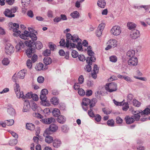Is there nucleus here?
<instances>
[{
  "label": "nucleus",
  "instance_id": "f257e3e1",
  "mask_svg": "<svg viewBox=\"0 0 150 150\" xmlns=\"http://www.w3.org/2000/svg\"><path fill=\"white\" fill-rule=\"evenodd\" d=\"M34 42L29 40L25 42V44L29 47L26 52V55L29 58L31 57L32 54L35 53V48L38 50L42 48L43 47L42 43L40 41H37L36 42Z\"/></svg>",
  "mask_w": 150,
  "mask_h": 150
},
{
  "label": "nucleus",
  "instance_id": "f03ea898",
  "mask_svg": "<svg viewBox=\"0 0 150 150\" xmlns=\"http://www.w3.org/2000/svg\"><path fill=\"white\" fill-rule=\"evenodd\" d=\"M67 38L66 44V47L68 48L69 47V41L70 42L72 40L74 42H77V45H76V47L79 51H83L82 48V44L81 42L82 41L79 38L78 36L77 35H72L70 33H67L66 35Z\"/></svg>",
  "mask_w": 150,
  "mask_h": 150
},
{
  "label": "nucleus",
  "instance_id": "7ed1b4c3",
  "mask_svg": "<svg viewBox=\"0 0 150 150\" xmlns=\"http://www.w3.org/2000/svg\"><path fill=\"white\" fill-rule=\"evenodd\" d=\"M33 30L30 28H28V30L29 32L28 31L25 30L23 34H21L20 35V38L24 40H28L29 39L28 38L30 37L31 39V40L35 41L37 40V37L34 34Z\"/></svg>",
  "mask_w": 150,
  "mask_h": 150
},
{
  "label": "nucleus",
  "instance_id": "20e7f679",
  "mask_svg": "<svg viewBox=\"0 0 150 150\" xmlns=\"http://www.w3.org/2000/svg\"><path fill=\"white\" fill-rule=\"evenodd\" d=\"M97 102V100L96 98H93L91 100L88 98H84L82 100V105L87 106L89 104V107L90 109H92L95 105L96 103Z\"/></svg>",
  "mask_w": 150,
  "mask_h": 150
},
{
  "label": "nucleus",
  "instance_id": "39448f33",
  "mask_svg": "<svg viewBox=\"0 0 150 150\" xmlns=\"http://www.w3.org/2000/svg\"><path fill=\"white\" fill-rule=\"evenodd\" d=\"M105 89L107 91L110 93L115 91L117 90V85L113 82L110 83L106 85Z\"/></svg>",
  "mask_w": 150,
  "mask_h": 150
},
{
  "label": "nucleus",
  "instance_id": "423d86ee",
  "mask_svg": "<svg viewBox=\"0 0 150 150\" xmlns=\"http://www.w3.org/2000/svg\"><path fill=\"white\" fill-rule=\"evenodd\" d=\"M58 126L54 124H51L48 128L45 131L44 135L50 134L52 132H54L58 129Z\"/></svg>",
  "mask_w": 150,
  "mask_h": 150
},
{
  "label": "nucleus",
  "instance_id": "0eeeda50",
  "mask_svg": "<svg viewBox=\"0 0 150 150\" xmlns=\"http://www.w3.org/2000/svg\"><path fill=\"white\" fill-rule=\"evenodd\" d=\"M93 58V59L91 60L90 59H89V58L87 57L86 61L87 64L85 66L84 69L86 71L88 72H90L91 70V65L92 64V62H94L95 61V59Z\"/></svg>",
  "mask_w": 150,
  "mask_h": 150
},
{
  "label": "nucleus",
  "instance_id": "6e6552de",
  "mask_svg": "<svg viewBox=\"0 0 150 150\" xmlns=\"http://www.w3.org/2000/svg\"><path fill=\"white\" fill-rule=\"evenodd\" d=\"M132 113L134 115L139 114L141 113L142 115H147L150 114V106H149V107L146 108L144 110L142 111H132Z\"/></svg>",
  "mask_w": 150,
  "mask_h": 150
},
{
  "label": "nucleus",
  "instance_id": "1a4fd4ad",
  "mask_svg": "<svg viewBox=\"0 0 150 150\" xmlns=\"http://www.w3.org/2000/svg\"><path fill=\"white\" fill-rule=\"evenodd\" d=\"M121 28L119 26H115L111 30V33L114 35L117 36L121 32Z\"/></svg>",
  "mask_w": 150,
  "mask_h": 150
},
{
  "label": "nucleus",
  "instance_id": "9d476101",
  "mask_svg": "<svg viewBox=\"0 0 150 150\" xmlns=\"http://www.w3.org/2000/svg\"><path fill=\"white\" fill-rule=\"evenodd\" d=\"M14 51V48L10 44L7 43L5 47V52L6 54H10L13 53Z\"/></svg>",
  "mask_w": 150,
  "mask_h": 150
},
{
  "label": "nucleus",
  "instance_id": "9b49d317",
  "mask_svg": "<svg viewBox=\"0 0 150 150\" xmlns=\"http://www.w3.org/2000/svg\"><path fill=\"white\" fill-rule=\"evenodd\" d=\"M130 37L133 39H136L140 36V32L139 30L134 29L131 32Z\"/></svg>",
  "mask_w": 150,
  "mask_h": 150
},
{
  "label": "nucleus",
  "instance_id": "f8f14e48",
  "mask_svg": "<svg viewBox=\"0 0 150 150\" xmlns=\"http://www.w3.org/2000/svg\"><path fill=\"white\" fill-rule=\"evenodd\" d=\"M128 65L132 66H136L138 63V59L136 57H131L128 61Z\"/></svg>",
  "mask_w": 150,
  "mask_h": 150
},
{
  "label": "nucleus",
  "instance_id": "ddd939ff",
  "mask_svg": "<svg viewBox=\"0 0 150 150\" xmlns=\"http://www.w3.org/2000/svg\"><path fill=\"white\" fill-rule=\"evenodd\" d=\"M40 99L41 100V103L43 105L48 106V103L47 100V97L46 95L41 93Z\"/></svg>",
  "mask_w": 150,
  "mask_h": 150
},
{
  "label": "nucleus",
  "instance_id": "4468645a",
  "mask_svg": "<svg viewBox=\"0 0 150 150\" xmlns=\"http://www.w3.org/2000/svg\"><path fill=\"white\" fill-rule=\"evenodd\" d=\"M30 105L28 100H25L24 103V106L23 109V112H27L30 109Z\"/></svg>",
  "mask_w": 150,
  "mask_h": 150
},
{
  "label": "nucleus",
  "instance_id": "2eb2a0df",
  "mask_svg": "<svg viewBox=\"0 0 150 150\" xmlns=\"http://www.w3.org/2000/svg\"><path fill=\"white\" fill-rule=\"evenodd\" d=\"M42 120V122L46 124H50L52 122L54 123L55 122V119L52 117L43 119Z\"/></svg>",
  "mask_w": 150,
  "mask_h": 150
},
{
  "label": "nucleus",
  "instance_id": "dca6fc26",
  "mask_svg": "<svg viewBox=\"0 0 150 150\" xmlns=\"http://www.w3.org/2000/svg\"><path fill=\"white\" fill-rule=\"evenodd\" d=\"M25 41H20L19 42V43L16 46V52L19 51L20 50L24 48L25 46L24 43H25Z\"/></svg>",
  "mask_w": 150,
  "mask_h": 150
},
{
  "label": "nucleus",
  "instance_id": "f3484780",
  "mask_svg": "<svg viewBox=\"0 0 150 150\" xmlns=\"http://www.w3.org/2000/svg\"><path fill=\"white\" fill-rule=\"evenodd\" d=\"M52 142L53 146L55 148L59 147L62 144L61 141L60 139H57L53 140Z\"/></svg>",
  "mask_w": 150,
  "mask_h": 150
},
{
  "label": "nucleus",
  "instance_id": "a211bd4d",
  "mask_svg": "<svg viewBox=\"0 0 150 150\" xmlns=\"http://www.w3.org/2000/svg\"><path fill=\"white\" fill-rule=\"evenodd\" d=\"M4 14L6 17L8 18H12L15 16L14 14H12L11 13L10 10L8 8H6L4 12Z\"/></svg>",
  "mask_w": 150,
  "mask_h": 150
},
{
  "label": "nucleus",
  "instance_id": "6ab92c4d",
  "mask_svg": "<svg viewBox=\"0 0 150 150\" xmlns=\"http://www.w3.org/2000/svg\"><path fill=\"white\" fill-rule=\"evenodd\" d=\"M57 122L60 124H64L66 121V117L63 115H59L57 119Z\"/></svg>",
  "mask_w": 150,
  "mask_h": 150
},
{
  "label": "nucleus",
  "instance_id": "aec40b11",
  "mask_svg": "<svg viewBox=\"0 0 150 150\" xmlns=\"http://www.w3.org/2000/svg\"><path fill=\"white\" fill-rule=\"evenodd\" d=\"M50 134L46 135L44 134V135L45 137V141L46 142L50 144L53 141V137L50 136Z\"/></svg>",
  "mask_w": 150,
  "mask_h": 150
},
{
  "label": "nucleus",
  "instance_id": "412c9836",
  "mask_svg": "<svg viewBox=\"0 0 150 150\" xmlns=\"http://www.w3.org/2000/svg\"><path fill=\"white\" fill-rule=\"evenodd\" d=\"M125 120L126 121V123L128 124H130L133 123L134 121V120L132 116L130 117L128 116H126L125 118Z\"/></svg>",
  "mask_w": 150,
  "mask_h": 150
},
{
  "label": "nucleus",
  "instance_id": "4be33fe9",
  "mask_svg": "<svg viewBox=\"0 0 150 150\" xmlns=\"http://www.w3.org/2000/svg\"><path fill=\"white\" fill-rule=\"evenodd\" d=\"M25 71H26V70L23 69L19 71L17 74L18 77L20 79H23L25 74Z\"/></svg>",
  "mask_w": 150,
  "mask_h": 150
},
{
  "label": "nucleus",
  "instance_id": "5701e85b",
  "mask_svg": "<svg viewBox=\"0 0 150 150\" xmlns=\"http://www.w3.org/2000/svg\"><path fill=\"white\" fill-rule=\"evenodd\" d=\"M11 26V29L10 30L12 29L13 31H17L19 27V25L18 24L16 23H10V26Z\"/></svg>",
  "mask_w": 150,
  "mask_h": 150
},
{
  "label": "nucleus",
  "instance_id": "b1692460",
  "mask_svg": "<svg viewBox=\"0 0 150 150\" xmlns=\"http://www.w3.org/2000/svg\"><path fill=\"white\" fill-rule=\"evenodd\" d=\"M87 52L88 55L90 56L88 57H87L89 58V59H90L91 60H92V59H93V58H94L95 59V60H96V58L94 56V53L92 51V50H87Z\"/></svg>",
  "mask_w": 150,
  "mask_h": 150
},
{
  "label": "nucleus",
  "instance_id": "393cba45",
  "mask_svg": "<svg viewBox=\"0 0 150 150\" xmlns=\"http://www.w3.org/2000/svg\"><path fill=\"white\" fill-rule=\"evenodd\" d=\"M98 6L102 8H104L105 6L106 2L105 0H99L98 2Z\"/></svg>",
  "mask_w": 150,
  "mask_h": 150
},
{
  "label": "nucleus",
  "instance_id": "a878e982",
  "mask_svg": "<svg viewBox=\"0 0 150 150\" xmlns=\"http://www.w3.org/2000/svg\"><path fill=\"white\" fill-rule=\"evenodd\" d=\"M7 112L11 115L14 116L16 115V112L14 108L12 107L8 108Z\"/></svg>",
  "mask_w": 150,
  "mask_h": 150
},
{
  "label": "nucleus",
  "instance_id": "bb28decb",
  "mask_svg": "<svg viewBox=\"0 0 150 150\" xmlns=\"http://www.w3.org/2000/svg\"><path fill=\"white\" fill-rule=\"evenodd\" d=\"M135 54V51L133 50H130L127 53V56L129 57H134V55Z\"/></svg>",
  "mask_w": 150,
  "mask_h": 150
},
{
  "label": "nucleus",
  "instance_id": "cd10ccee",
  "mask_svg": "<svg viewBox=\"0 0 150 150\" xmlns=\"http://www.w3.org/2000/svg\"><path fill=\"white\" fill-rule=\"evenodd\" d=\"M44 63L45 65H48L51 63L52 60L51 58L49 57H45L43 59Z\"/></svg>",
  "mask_w": 150,
  "mask_h": 150
},
{
  "label": "nucleus",
  "instance_id": "c85d7f7f",
  "mask_svg": "<svg viewBox=\"0 0 150 150\" xmlns=\"http://www.w3.org/2000/svg\"><path fill=\"white\" fill-rule=\"evenodd\" d=\"M26 128L27 129L30 130H33L35 129V126L31 123H27L26 125Z\"/></svg>",
  "mask_w": 150,
  "mask_h": 150
},
{
  "label": "nucleus",
  "instance_id": "c756f323",
  "mask_svg": "<svg viewBox=\"0 0 150 150\" xmlns=\"http://www.w3.org/2000/svg\"><path fill=\"white\" fill-rule=\"evenodd\" d=\"M52 115L54 117H58L60 114V110L57 108H54L52 112Z\"/></svg>",
  "mask_w": 150,
  "mask_h": 150
},
{
  "label": "nucleus",
  "instance_id": "7c9ffc66",
  "mask_svg": "<svg viewBox=\"0 0 150 150\" xmlns=\"http://www.w3.org/2000/svg\"><path fill=\"white\" fill-rule=\"evenodd\" d=\"M51 102L54 105H57L59 104V100L57 98L53 97L51 99Z\"/></svg>",
  "mask_w": 150,
  "mask_h": 150
},
{
  "label": "nucleus",
  "instance_id": "2f4dec72",
  "mask_svg": "<svg viewBox=\"0 0 150 150\" xmlns=\"http://www.w3.org/2000/svg\"><path fill=\"white\" fill-rule=\"evenodd\" d=\"M134 98L133 95L131 93L128 94L127 96V102L130 104L131 103L132 100Z\"/></svg>",
  "mask_w": 150,
  "mask_h": 150
},
{
  "label": "nucleus",
  "instance_id": "473e14b6",
  "mask_svg": "<svg viewBox=\"0 0 150 150\" xmlns=\"http://www.w3.org/2000/svg\"><path fill=\"white\" fill-rule=\"evenodd\" d=\"M70 15L74 18H78L79 16V13L77 11H75L71 13Z\"/></svg>",
  "mask_w": 150,
  "mask_h": 150
},
{
  "label": "nucleus",
  "instance_id": "72a5a7b5",
  "mask_svg": "<svg viewBox=\"0 0 150 150\" xmlns=\"http://www.w3.org/2000/svg\"><path fill=\"white\" fill-rule=\"evenodd\" d=\"M16 86L14 88V90L16 95L18 96V93L20 91V88L19 84L17 83H15Z\"/></svg>",
  "mask_w": 150,
  "mask_h": 150
},
{
  "label": "nucleus",
  "instance_id": "f704fd0d",
  "mask_svg": "<svg viewBox=\"0 0 150 150\" xmlns=\"http://www.w3.org/2000/svg\"><path fill=\"white\" fill-rule=\"evenodd\" d=\"M127 25L128 28L130 30L134 29L136 27V24L132 22L128 23Z\"/></svg>",
  "mask_w": 150,
  "mask_h": 150
},
{
  "label": "nucleus",
  "instance_id": "c9c22d12",
  "mask_svg": "<svg viewBox=\"0 0 150 150\" xmlns=\"http://www.w3.org/2000/svg\"><path fill=\"white\" fill-rule=\"evenodd\" d=\"M18 140L17 139H11L9 141V144L12 146H14L17 144Z\"/></svg>",
  "mask_w": 150,
  "mask_h": 150
},
{
  "label": "nucleus",
  "instance_id": "e433bc0d",
  "mask_svg": "<svg viewBox=\"0 0 150 150\" xmlns=\"http://www.w3.org/2000/svg\"><path fill=\"white\" fill-rule=\"evenodd\" d=\"M30 0H22V5L24 6H27L30 4Z\"/></svg>",
  "mask_w": 150,
  "mask_h": 150
},
{
  "label": "nucleus",
  "instance_id": "4c0bfd02",
  "mask_svg": "<svg viewBox=\"0 0 150 150\" xmlns=\"http://www.w3.org/2000/svg\"><path fill=\"white\" fill-rule=\"evenodd\" d=\"M5 122H6V125L8 126H11L13 125L14 122V120H9L5 121Z\"/></svg>",
  "mask_w": 150,
  "mask_h": 150
},
{
  "label": "nucleus",
  "instance_id": "58836bf2",
  "mask_svg": "<svg viewBox=\"0 0 150 150\" xmlns=\"http://www.w3.org/2000/svg\"><path fill=\"white\" fill-rule=\"evenodd\" d=\"M107 123L108 126L113 127L114 126L115 122L114 120L112 119L108 120L107 121Z\"/></svg>",
  "mask_w": 150,
  "mask_h": 150
},
{
  "label": "nucleus",
  "instance_id": "ea45409f",
  "mask_svg": "<svg viewBox=\"0 0 150 150\" xmlns=\"http://www.w3.org/2000/svg\"><path fill=\"white\" fill-rule=\"evenodd\" d=\"M43 67V64L41 63H39L38 64H37L35 69L39 71L42 69Z\"/></svg>",
  "mask_w": 150,
  "mask_h": 150
},
{
  "label": "nucleus",
  "instance_id": "a19ab883",
  "mask_svg": "<svg viewBox=\"0 0 150 150\" xmlns=\"http://www.w3.org/2000/svg\"><path fill=\"white\" fill-rule=\"evenodd\" d=\"M10 62L8 58H4L2 61V64L4 65H7Z\"/></svg>",
  "mask_w": 150,
  "mask_h": 150
},
{
  "label": "nucleus",
  "instance_id": "79ce46f5",
  "mask_svg": "<svg viewBox=\"0 0 150 150\" xmlns=\"http://www.w3.org/2000/svg\"><path fill=\"white\" fill-rule=\"evenodd\" d=\"M132 103L133 105L136 107H139L141 104L140 102L136 99L133 100Z\"/></svg>",
  "mask_w": 150,
  "mask_h": 150
},
{
  "label": "nucleus",
  "instance_id": "37998d69",
  "mask_svg": "<svg viewBox=\"0 0 150 150\" xmlns=\"http://www.w3.org/2000/svg\"><path fill=\"white\" fill-rule=\"evenodd\" d=\"M123 105L122 108V110L124 111H127L129 107L128 102L124 103Z\"/></svg>",
  "mask_w": 150,
  "mask_h": 150
},
{
  "label": "nucleus",
  "instance_id": "c03bdc74",
  "mask_svg": "<svg viewBox=\"0 0 150 150\" xmlns=\"http://www.w3.org/2000/svg\"><path fill=\"white\" fill-rule=\"evenodd\" d=\"M78 93L81 96H84L85 94V91L82 88H80L78 90Z\"/></svg>",
  "mask_w": 150,
  "mask_h": 150
},
{
  "label": "nucleus",
  "instance_id": "a18cd8bd",
  "mask_svg": "<svg viewBox=\"0 0 150 150\" xmlns=\"http://www.w3.org/2000/svg\"><path fill=\"white\" fill-rule=\"evenodd\" d=\"M51 53L50 50H49L46 49L43 52V54L45 56H49Z\"/></svg>",
  "mask_w": 150,
  "mask_h": 150
},
{
  "label": "nucleus",
  "instance_id": "49530a36",
  "mask_svg": "<svg viewBox=\"0 0 150 150\" xmlns=\"http://www.w3.org/2000/svg\"><path fill=\"white\" fill-rule=\"evenodd\" d=\"M116 122L117 124H120L122 123L123 120L121 117L119 116L116 117Z\"/></svg>",
  "mask_w": 150,
  "mask_h": 150
},
{
  "label": "nucleus",
  "instance_id": "de8ad7c7",
  "mask_svg": "<svg viewBox=\"0 0 150 150\" xmlns=\"http://www.w3.org/2000/svg\"><path fill=\"white\" fill-rule=\"evenodd\" d=\"M26 65L28 67L29 69H30L32 68V64L31 61L30 59H28L26 62Z\"/></svg>",
  "mask_w": 150,
  "mask_h": 150
},
{
  "label": "nucleus",
  "instance_id": "09e8293b",
  "mask_svg": "<svg viewBox=\"0 0 150 150\" xmlns=\"http://www.w3.org/2000/svg\"><path fill=\"white\" fill-rule=\"evenodd\" d=\"M94 117L95 120L98 122H100L101 119V116L98 114H96Z\"/></svg>",
  "mask_w": 150,
  "mask_h": 150
},
{
  "label": "nucleus",
  "instance_id": "8fccbe9b",
  "mask_svg": "<svg viewBox=\"0 0 150 150\" xmlns=\"http://www.w3.org/2000/svg\"><path fill=\"white\" fill-rule=\"evenodd\" d=\"M109 59L110 61L113 62H116L117 60V57L115 56H112L110 57Z\"/></svg>",
  "mask_w": 150,
  "mask_h": 150
},
{
  "label": "nucleus",
  "instance_id": "3c124183",
  "mask_svg": "<svg viewBox=\"0 0 150 150\" xmlns=\"http://www.w3.org/2000/svg\"><path fill=\"white\" fill-rule=\"evenodd\" d=\"M33 93L32 92H28L26 94L25 96H24L25 99L27 98H31L33 96Z\"/></svg>",
  "mask_w": 150,
  "mask_h": 150
},
{
  "label": "nucleus",
  "instance_id": "603ef678",
  "mask_svg": "<svg viewBox=\"0 0 150 150\" xmlns=\"http://www.w3.org/2000/svg\"><path fill=\"white\" fill-rule=\"evenodd\" d=\"M33 116L36 117L38 118L42 119V118L43 117V116L41 115L39 113H33Z\"/></svg>",
  "mask_w": 150,
  "mask_h": 150
},
{
  "label": "nucleus",
  "instance_id": "864d4df0",
  "mask_svg": "<svg viewBox=\"0 0 150 150\" xmlns=\"http://www.w3.org/2000/svg\"><path fill=\"white\" fill-rule=\"evenodd\" d=\"M71 55L73 57L76 58L78 56V53L76 50H73L71 52Z\"/></svg>",
  "mask_w": 150,
  "mask_h": 150
},
{
  "label": "nucleus",
  "instance_id": "5fc2aeb1",
  "mask_svg": "<svg viewBox=\"0 0 150 150\" xmlns=\"http://www.w3.org/2000/svg\"><path fill=\"white\" fill-rule=\"evenodd\" d=\"M38 108V106L35 103L33 102L32 103L31 108L33 111L36 110Z\"/></svg>",
  "mask_w": 150,
  "mask_h": 150
},
{
  "label": "nucleus",
  "instance_id": "6e6d98bb",
  "mask_svg": "<svg viewBox=\"0 0 150 150\" xmlns=\"http://www.w3.org/2000/svg\"><path fill=\"white\" fill-rule=\"evenodd\" d=\"M88 114L91 117H95V115L92 109H90V110H88Z\"/></svg>",
  "mask_w": 150,
  "mask_h": 150
},
{
  "label": "nucleus",
  "instance_id": "4d7b16f0",
  "mask_svg": "<svg viewBox=\"0 0 150 150\" xmlns=\"http://www.w3.org/2000/svg\"><path fill=\"white\" fill-rule=\"evenodd\" d=\"M78 56L79 59L80 61L84 62L86 59L85 56L83 54H80Z\"/></svg>",
  "mask_w": 150,
  "mask_h": 150
},
{
  "label": "nucleus",
  "instance_id": "13d9d810",
  "mask_svg": "<svg viewBox=\"0 0 150 150\" xmlns=\"http://www.w3.org/2000/svg\"><path fill=\"white\" fill-rule=\"evenodd\" d=\"M84 80V78L83 76L82 75H80L78 78L79 83L80 84H82Z\"/></svg>",
  "mask_w": 150,
  "mask_h": 150
},
{
  "label": "nucleus",
  "instance_id": "bf43d9fd",
  "mask_svg": "<svg viewBox=\"0 0 150 150\" xmlns=\"http://www.w3.org/2000/svg\"><path fill=\"white\" fill-rule=\"evenodd\" d=\"M123 79L129 83L133 81L132 79H131L130 77L127 76H125Z\"/></svg>",
  "mask_w": 150,
  "mask_h": 150
},
{
  "label": "nucleus",
  "instance_id": "052dcab7",
  "mask_svg": "<svg viewBox=\"0 0 150 150\" xmlns=\"http://www.w3.org/2000/svg\"><path fill=\"white\" fill-rule=\"evenodd\" d=\"M105 25L104 23H101L99 25L97 29L103 31L105 27Z\"/></svg>",
  "mask_w": 150,
  "mask_h": 150
},
{
  "label": "nucleus",
  "instance_id": "680f3d73",
  "mask_svg": "<svg viewBox=\"0 0 150 150\" xmlns=\"http://www.w3.org/2000/svg\"><path fill=\"white\" fill-rule=\"evenodd\" d=\"M99 68L96 64H95L93 67V71L95 73H98Z\"/></svg>",
  "mask_w": 150,
  "mask_h": 150
},
{
  "label": "nucleus",
  "instance_id": "e2e57ef3",
  "mask_svg": "<svg viewBox=\"0 0 150 150\" xmlns=\"http://www.w3.org/2000/svg\"><path fill=\"white\" fill-rule=\"evenodd\" d=\"M44 80V78L42 76H39L37 79V81L39 83H42Z\"/></svg>",
  "mask_w": 150,
  "mask_h": 150
},
{
  "label": "nucleus",
  "instance_id": "0e129e2a",
  "mask_svg": "<svg viewBox=\"0 0 150 150\" xmlns=\"http://www.w3.org/2000/svg\"><path fill=\"white\" fill-rule=\"evenodd\" d=\"M27 15L30 17L32 18L34 16L33 12L31 10H29L27 13Z\"/></svg>",
  "mask_w": 150,
  "mask_h": 150
},
{
  "label": "nucleus",
  "instance_id": "69168bd1",
  "mask_svg": "<svg viewBox=\"0 0 150 150\" xmlns=\"http://www.w3.org/2000/svg\"><path fill=\"white\" fill-rule=\"evenodd\" d=\"M141 8H143L146 11H148L150 8V6L149 5H140Z\"/></svg>",
  "mask_w": 150,
  "mask_h": 150
},
{
  "label": "nucleus",
  "instance_id": "338daca9",
  "mask_svg": "<svg viewBox=\"0 0 150 150\" xmlns=\"http://www.w3.org/2000/svg\"><path fill=\"white\" fill-rule=\"evenodd\" d=\"M9 132L12 135V136L15 138L17 139L18 137V134L15 132L12 131L10 130Z\"/></svg>",
  "mask_w": 150,
  "mask_h": 150
},
{
  "label": "nucleus",
  "instance_id": "774afa93",
  "mask_svg": "<svg viewBox=\"0 0 150 150\" xmlns=\"http://www.w3.org/2000/svg\"><path fill=\"white\" fill-rule=\"evenodd\" d=\"M60 45L61 46H64L66 45L65 40L64 39H62L59 42Z\"/></svg>",
  "mask_w": 150,
  "mask_h": 150
}]
</instances>
